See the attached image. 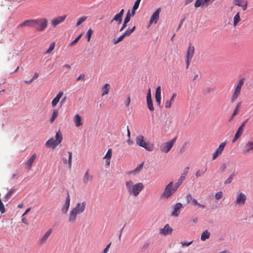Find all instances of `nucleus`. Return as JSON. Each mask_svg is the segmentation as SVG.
Segmentation results:
<instances>
[{"label": "nucleus", "instance_id": "50", "mask_svg": "<svg viewBox=\"0 0 253 253\" xmlns=\"http://www.w3.org/2000/svg\"><path fill=\"white\" fill-rule=\"evenodd\" d=\"M222 196H223L222 192L221 191H219L216 193V194L215 195V197L216 200H218L222 197Z\"/></svg>", "mask_w": 253, "mask_h": 253}, {"label": "nucleus", "instance_id": "1", "mask_svg": "<svg viewBox=\"0 0 253 253\" xmlns=\"http://www.w3.org/2000/svg\"><path fill=\"white\" fill-rule=\"evenodd\" d=\"M125 186L129 195L134 197L137 196L144 188V185L142 182L134 184L131 180L126 181Z\"/></svg>", "mask_w": 253, "mask_h": 253}, {"label": "nucleus", "instance_id": "33", "mask_svg": "<svg viewBox=\"0 0 253 253\" xmlns=\"http://www.w3.org/2000/svg\"><path fill=\"white\" fill-rule=\"evenodd\" d=\"M58 115V111L56 109L53 110L52 116L50 119V123H52Z\"/></svg>", "mask_w": 253, "mask_h": 253}, {"label": "nucleus", "instance_id": "34", "mask_svg": "<svg viewBox=\"0 0 253 253\" xmlns=\"http://www.w3.org/2000/svg\"><path fill=\"white\" fill-rule=\"evenodd\" d=\"M226 145V141H224L220 144L219 147L216 150V151L218 153V154H219L220 155H221L222 154Z\"/></svg>", "mask_w": 253, "mask_h": 253}, {"label": "nucleus", "instance_id": "42", "mask_svg": "<svg viewBox=\"0 0 253 253\" xmlns=\"http://www.w3.org/2000/svg\"><path fill=\"white\" fill-rule=\"evenodd\" d=\"M86 19L87 17L85 16H83L80 17L76 23V26L78 27L82 23L84 22Z\"/></svg>", "mask_w": 253, "mask_h": 253}, {"label": "nucleus", "instance_id": "4", "mask_svg": "<svg viewBox=\"0 0 253 253\" xmlns=\"http://www.w3.org/2000/svg\"><path fill=\"white\" fill-rule=\"evenodd\" d=\"M136 144L144 148L148 151H152L154 149V145L149 142H146L144 140V136L142 135H138L136 138Z\"/></svg>", "mask_w": 253, "mask_h": 253}, {"label": "nucleus", "instance_id": "7", "mask_svg": "<svg viewBox=\"0 0 253 253\" xmlns=\"http://www.w3.org/2000/svg\"><path fill=\"white\" fill-rule=\"evenodd\" d=\"M244 84V80L241 79L238 83L231 98V102L233 103L239 97L242 87Z\"/></svg>", "mask_w": 253, "mask_h": 253}, {"label": "nucleus", "instance_id": "55", "mask_svg": "<svg viewBox=\"0 0 253 253\" xmlns=\"http://www.w3.org/2000/svg\"><path fill=\"white\" fill-rule=\"evenodd\" d=\"M81 80H85V75L84 74H81L76 79L77 81H79Z\"/></svg>", "mask_w": 253, "mask_h": 253}, {"label": "nucleus", "instance_id": "48", "mask_svg": "<svg viewBox=\"0 0 253 253\" xmlns=\"http://www.w3.org/2000/svg\"><path fill=\"white\" fill-rule=\"evenodd\" d=\"M82 36V34L80 35L79 36H78L71 43H70V46H74V45H75L78 42V41H79V40L80 39L81 37Z\"/></svg>", "mask_w": 253, "mask_h": 253}, {"label": "nucleus", "instance_id": "37", "mask_svg": "<svg viewBox=\"0 0 253 253\" xmlns=\"http://www.w3.org/2000/svg\"><path fill=\"white\" fill-rule=\"evenodd\" d=\"M242 102H239L237 104V105L233 112V116H235L236 115H237L239 113V109L241 106Z\"/></svg>", "mask_w": 253, "mask_h": 253}, {"label": "nucleus", "instance_id": "63", "mask_svg": "<svg viewBox=\"0 0 253 253\" xmlns=\"http://www.w3.org/2000/svg\"><path fill=\"white\" fill-rule=\"evenodd\" d=\"M31 210V208H29L28 209H27L24 212V213L22 214V217H23L24 215H25L26 214H27L29 211H30Z\"/></svg>", "mask_w": 253, "mask_h": 253}, {"label": "nucleus", "instance_id": "27", "mask_svg": "<svg viewBox=\"0 0 253 253\" xmlns=\"http://www.w3.org/2000/svg\"><path fill=\"white\" fill-rule=\"evenodd\" d=\"M110 84H105L101 88V90L102 91L101 96H104L106 94H107L109 93V90H110Z\"/></svg>", "mask_w": 253, "mask_h": 253}, {"label": "nucleus", "instance_id": "8", "mask_svg": "<svg viewBox=\"0 0 253 253\" xmlns=\"http://www.w3.org/2000/svg\"><path fill=\"white\" fill-rule=\"evenodd\" d=\"M194 46L192 45L191 43H190L186 55V63L187 69L188 68L192 58L194 56Z\"/></svg>", "mask_w": 253, "mask_h": 253}, {"label": "nucleus", "instance_id": "44", "mask_svg": "<svg viewBox=\"0 0 253 253\" xmlns=\"http://www.w3.org/2000/svg\"><path fill=\"white\" fill-rule=\"evenodd\" d=\"M235 175L234 172L231 174L229 177L224 181L225 184H228L232 182L233 177Z\"/></svg>", "mask_w": 253, "mask_h": 253}, {"label": "nucleus", "instance_id": "64", "mask_svg": "<svg viewBox=\"0 0 253 253\" xmlns=\"http://www.w3.org/2000/svg\"><path fill=\"white\" fill-rule=\"evenodd\" d=\"M247 122V120L245 121V122H244L241 125L239 126L240 128H241L242 129H244V128L245 126V124L246 123V122Z\"/></svg>", "mask_w": 253, "mask_h": 253}, {"label": "nucleus", "instance_id": "15", "mask_svg": "<svg viewBox=\"0 0 253 253\" xmlns=\"http://www.w3.org/2000/svg\"><path fill=\"white\" fill-rule=\"evenodd\" d=\"M161 11L160 8H158L156 11L151 16L150 21L149 25H151L153 23L156 24L159 19V14Z\"/></svg>", "mask_w": 253, "mask_h": 253}, {"label": "nucleus", "instance_id": "35", "mask_svg": "<svg viewBox=\"0 0 253 253\" xmlns=\"http://www.w3.org/2000/svg\"><path fill=\"white\" fill-rule=\"evenodd\" d=\"M146 103L149 111H153L154 110V108L153 107L152 99H146Z\"/></svg>", "mask_w": 253, "mask_h": 253}, {"label": "nucleus", "instance_id": "62", "mask_svg": "<svg viewBox=\"0 0 253 253\" xmlns=\"http://www.w3.org/2000/svg\"><path fill=\"white\" fill-rule=\"evenodd\" d=\"M22 221L26 225H28L29 224V222L27 220V219H26L24 217H22Z\"/></svg>", "mask_w": 253, "mask_h": 253}, {"label": "nucleus", "instance_id": "24", "mask_svg": "<svg viewBox=\"0 0 253 253\" xmlns=\"http://www.w3.org/2000/svg\"><path fill=\"white\" fill-rule=\"evenodd\" d=\"M37 158V155L36 154H34L31 158L27 161L26 163V166L27 167V168L30 170L31 169L32 165L34 161H35L36 159Z\"/></svg>", "mask_w": 253, "mask_h": 253}, {"label": "nucleus", "instance_id": "23", "mask_svg": "<svg viewBox=\"0 0 253 253\" xmlns=\"http://www.w3.org/2000/svg\"><path fill=\"white\" fill-rule=\"evenodd\" d=\"M76 127H80L83 125L82 117L79 114H76L73 119Z\"/></svg>", "mask_w": 253, "mask_h": 253}, {"label": "nucleus", "instance_id": "46", "mask_svg": "<svg viewBox=\"0 0 253 253\" xmlns=\"http://www.w3.org/2000/svg\"><path fill=\"white\" fill-rule=\"evenodd\" d=\"M93 33V30L91 29H89L86 33L87 35V41L89 42L91 39V35Z\"/></svg>", "mask_w": 253, "mask_h": 253}, {"label": "nucleus", "instance_id": "11", "mask_svg": "<svg viewBox=\"0 0 253 253\" xmlns=\"http://www.w3.org/2000/svg\"><path fill=\"white\" fill-rule=\"evenodd\" d=\"M52 232V229L51 228L49 229L47 231L43 234V235L39 239L38 243L40 245L44 244L47 241L48 238L51 235Z\"/></svg>", "mask_w": 253, "mask_h": 253}, {"label": "nucleus", "instance_id": "57", "mask_svg": "<svg viewBox=\"0 0 253 253\" xmlns=\"http://www.w3.org/2000/svg\"><path fill=\"white\" fill-rule=\"evenodd\" d=\"M215 0H205L206 3V6H208L209 5L211 4Z\"/></svg>", "mask_w": 253, "mask_h": 253}, {"label": "nucleus", "instance_id": "31", "mask_svg": "<svg viewBox=\"0 0 253 253\" xmlns=\"http://www.w3.org/2000/svg\"><path fill=\"white\" fill-rule=\"evenodd\" d=\"M210 233L207 230H206L202 233L201 236V240L202 241H205L210 237Z\"/></svg>", "mask_w": 253, "mask_h": 253}, {"label": "nucleus", "instance_id": "52", "mask_svg": "<svg viewBox=\"0 0 253 253\" xmlns=\"http://www.w3.org/2000/svg\"><path fill=\"white\" fill-rule=\"evenodd\" d=\"M247 5H248V1L244 0V3L241 4L239 6L242 7V9L243 10H246L247 8Z\"/></svg>", "mask_w": 253, "mask_h": 253}, {"label": "nucleus", "instance_id": "17", "mask_svg": "<svg viewBox=\"0 0 253 253\" xmlns=\"http://www.w3.org/2000/svg\"><path fill=\"white\" fill-rule=\"evenodd\" d=\"M253 150V141H248L244 146L242 152L243 154H248Z\"/></svg>", "mask_w": 253, "mask_h": 253}, {"label": "nucleus", "instance_id": "5", "mask_svg": "<svg viewBox=\"0 0 253 253\" xmlns=\"http://www.w3.org/2000/svg\"><path fill=\"white\" fill-rule=\"evenodd\" d=\"M56 139L54 140L53 137L48 140L46 143L45 145L47 147H52L55 148L59 144H60L62 140V135L60 131L56 132L55 135Z\"/></svg>", "mask_w": 253, "mask_h": 253}, {"label": "nucleus", "instance_id": "19", "mask_svg": "<svg viewBox=\"0 0 253 253\" xmlns=\"http://www.w3.org/2000/svg\"><path fill=\"white\" fill-rule=\"evenodd\" d=\"M155 98L156 101L157 102L158 106H160L161 102V86H158L156 88Z\"/></svg>", "mask_w": 253, "mask_h": 253}, {"label": "nucleus", "instance_id": "41", "mask_svg": "<svg viewBox=\"0 0 253 253\" xmlns=\"http://www.w3.org/2000/svg\"><path fill=\"white\" fill-rule=\"evenodd\" d=\"M55 45V43L54 42H53L50 43L49 48L45 52L44 54H47L50 53L54 48Z\"/></svg>", "mask_w": 253, "mask_h": 253}, {"label": "nucleus", "instance_id": "56", "mask_svg": "<svg viewBox=\"0 0 253 253\" xmlns=\"http://www.w3.org/2000/svg\"><path fill=\"white\" fill-rule=\"evenodd\" d=\"M130 103V97L129 96H128L127 97V99L125 102V104L126 107H128Z\"/></svg>", "mask_w": 253, "mask_h": 253}, {"label": "nucleus", "instance_id": "13", "mask_svg": "<svg viewBox=\"0 0 253 253\" xmlns=\"http://www.w3.org/2000/svg\"><path fill=\"white\" fill-rule=\"evenodd\" d=\"M247 197L245 194L242 192H240L237 196L235 203L237 205H244L245 204Z\"/></svg>", "mask_w": 253, "mask_h": 253}, {"label": "nucleus", "instance_id": "54", "mask_svg": "<svg viewBox=\"0 0 253 253\" xmlns=\"http://www.w3.org/2000/svg\"><path fill=\"white\" fill-rule=\"evenodd\" d=\"M193 241L191 242H181V244L182 245V247H188L190 246L192 243Z\"/></svg>", "mask_w": 253, "mask_h": 253}, {"label": "nucleus", "instance_id": "53", "mask_svg": "<svg viewBox=\"0 0 253 253\" xmlns=\"http://www.w3.org/2000/svg\"><path fill=\"white\" fill-rule=\"evenodd\" d=\"M206 170H207V169H206L204 171L202 172L200 170H198L196 172V174H195L196 177H200V176H202L204 174V173L206 172Z\"/></svg>", "mask_w": 253, "mask_h": 253}, {"label": "nucleus", "instance_id": "59", "mask_svg": "<svg viewBox=\"0 0 253 253\" xmlns=\"http://www.w3.org/2000/svg\"><path fill=\"white\" fill-rule=\"evenodd\" d=\"M219 155H220L218 153L215 151V152L212 155V160H215Z\"/></svg>", "mask_w": 253, "mask_h": 253}, {"label": "nucleus", "instance_id": "32", "mask_svg": "<svg viewBox=\"0 0 253 253\" xmlns=\"http://www.w3.org/2000/svg\"><path fill=\"white\" fill-rule=\"evenodd\" d=\"M203 6H206V3L205 2V0H196V1L194 3V6L196 8L202 7Z\"/></svg>", "mask_w": 253, "mask_h": 253}, {"label": "nucleus", "instance_id": "43", "mask_svg": "<svg viewBox=\"0 0 253 253\" xmlns=\"http://www.w3.org/2000/svg\"><path fill=\"white\" fill-rule=\"evenodd\" d=\"M112 154V150L111 149H109L104 157L103 159H111Z\"/></svg>", "mask_w": 253, "mask_h": 253}, {"label": "nucleus", "instance_id": "38", "mask_svg": "<svg viewBox=\"0 0 253 253\" xmlns=\"http://www.w3.org/2000/svg\"><path fill=\"white\" fill-rule=\"evenodd\" d=\"M113 21H115L116 22H117L118 24H120L122 21V17L118 14H117L115 15L113 19L112 20L111 22H112Z\"/></svg>", "mask_w": 253, "mask_h": 253}, {"label": "nucleus", "instance_id": "3", "mask_svg": "<svg viewBox=\"0 0 253 253\" xmlns=\"http://www.w3.org/2000/svg\"><path fill=\"white\" fill-rule=\"evenodd\" d=\"M178 187L176 184L175 183L174 185L172 182H170L166 185L164 192L161 195V198H169L175 192Z\"/></svg>", "mask_w": 253, "mask_h": 253}, {"label": "nucleus", "instance_id": "22", "mask_svg": "<svg viewBox=\"0 0 253 253\" xmlns=\"http://www.w3.org/2000/svg\"><path fill=\"white\" fill-rule=\"evenodd\" d=\"M64 93L62 91H59L55 98L52 100L51 102V104L52 107H55L57 105V103L59 102L60 99L63 96Z\"/></svg>", "mask_w": 253, "mask_h": 253}, {"label": "nucleus", "instance_id": "10", "mask_svg": "<svg viewBox=\"0 0 253 253\" xmlns=\"http://www.w3.org/2000/svg\"><path fill=\"white\" fill-rule=\"evenodd\" d=\"M176 138H174L171 140L164 143L162 144V146L161 147V150L163 152L168 153L172 147Z\"/></svg>", "mask_w": 253, "mask_h": 253}, {"label": "nucleus", "instance_id": "14", "mask_svg": "<svg viewBox=\"0 0 253 253\" xmlns=\"http://www.w3.org/2000/svg\"><path fill=\"white\" fill-rule=\"evenodd\" d=\"M35 19H30L25 20L24 22L20 24L18 26V28H22L24 27H34V24L37 22V21L34 20Z\"/></svg>", "mask_w": 253, "mask_h": 253}, {"label": "nucleus", "instance_id": "47", "mask_svg": "<svg viewBox=\"0 0 253 253\" xmlns=\"http://www.w3.org/2000/svg\"><path fill=\"white\" fill-rule=\"evenodd\" d=\"M131 16H132V14H131L130 13V11L128 10L127 12L126 15L125 19H124V21L128 23L130 21Z\"/></svg>", "mask_w": 253, "mask_h": 253}, {"label": "nucleus", "instance_id": "40", "mask_svg": "<svg viewBox=\"0 0 253 253\" xmlns=\"http://www.w3.org/2000/svg\"><path fill=\"white\" fill-rule=\"evenodd\" d=\"M135 26H133L131 29L128 28L124 33V35L126 36H128L134 31Z\"/></svg>", "mask_w": 253, "mask_h": 253}, {"label": "nucleus", "instance_id": "36", "mask_svg": "<svg viewBox=\"0 0 253 253\" xmlns=\"http://www.w3.org/2000/svg\"><path fill=\"white\" fill-rule=\"evenodd\" d=\"M141 0H136L134 3V4L133 6V8L132 10V16L134 15L135 13V10L138 9Z\"/></svg>", "mask_w": 253, "mask_h": 253}, {"label": "nucleus", "instance_id": "20", "mask_svg": "<svg viewBox=\"0 0 253 253\" xmlns=\"http://www.w3.org/2000/svg\"><path fill=\"white\" fill-rule=\"evenodd\" d=\"M189 169V167H187L184 169L183 173L181 174L180 177L178 179V181L175 183L177 186L179 187V186L182 184L183 181L185 179V177L188 172V170Z\"/></svg>", "mask_w": 253, "mask_h": 253}, {"label": "nucleus", "instance_id": "51", "mask_svg": "<svg viewBox=\"0 0 253 253\" xmlns=\"http://www.w3.org/2000/svg\"><path fill=\"white\" fill-rule=\"evenodd\" d=\"M39 77V74L38 73H35V74H34V77H33L32 79H31V80H30L29 81H25V82L27 84H30L31 83H32L35 79H37L38 77Z\"/></svg>", "mask_w": 253, "mask_h": 253}, {"label": "nucleus", "instance_id": "61", "mask_svg": "<svg viewBox=\"0 0 253 253\" xmlns=\"http://www.w3.org/2000/svg\"><path fill=\"white\" fill-rule=\"evenodd\" d=\"M127 22L124 21V23L121 27V28L120 30V31H123L127 26Z\"/></svg>", "mask_w": 253, "mask_h": 253}, {"label": "nucleus", "instance_id": "39", "mask_svg": "<svg viewBox=\"0 0 253 253\" xmlns=\"http://www.w3.org/2000/svg\"><path fill=\"white\" fill-rule=\"evenodd\" d=\"M15 191V189H11L10 190L8 193L5 195L4 198L5 199V201H7L11 197L12 194Z\"/></svg>", "mask_w": 253, "mask_h": 253}, {"label": "nucleus", "instance_id": "6", "mask_svg": "<svg viewBox=\"0 0 253 253\" xmlns=\"http://www.w3.org/2000/svg\"><path fill=\"white\" fill-rule=\"evenodd\" d=\"M34 20L37 21V22L34 24V27L37 31L42 32L46 28L48 21L46 18H39L35 19Z\"/></svg>", "mask_w": 253, "mask_h": 253}, {"label": "nucleus", "instance_id": "49", "mask_svg": "<svg viewBox=\"0 0 253 253\" xmlns=\"http://www.w3.org/2000/svg\"><path fill=\"white\" fill-rule=\"evenodd\" d=\"M172 101L170 100H167L165 102V107L166 108H169L171 107Z\"/></svg>", "mask_w": 253, "mask_h": 253}, {"label": "nucleus", "instance_id": "21", "mask_svg": "<svg viewBox=\"0 0 253 253\" xmlns=\"http://www.w3.org/2000/svg\"><path fill=\"white\" fill-rule=\"evenodd\" d=\"M182 207V205L180 203H177L174 207L173 211H172L171 215L173 216H178L180 213L181 209Z\"/></svg>", "mask_w": 253, "mask_h": 253}, {"label": "nucleus", "instance_id": "18", "mask_svg": "<svg viewBox=\"0 0 253 253\" xmlns=\"http://www.w3.org/2000/svg\"><path fill=\"white\" fill-rule=\"evenodd\" d=\"M172 231V229L169 226V224H166L163 228L160 229V234L163 235H167L171 234Z\"/></svg>", "mask_w": 253, "mask_h": 253}, {"label": "nucleus", "instance_id": "9", "mask_svg": "<svg viewBox=\"0 0 253 253\" xmlns=\"http://www.w3.org/2000/svg\"><path fill=\"white\" fill-rule=\"evenodd\" d=\"M186 200L188 204H191L195 206H198L202 209H205L206 208L205 205L201 204L198 202L197 200L193 198L192 195L190 193L188 194L186 196Z\"/></svg>", "mask_w": 253, "mask_h": 253}, {"label": "nucleus", "instance_id": "2", "mask_svg": "<svg viewBox=\"0 0 253 253\" xmlns=\"http://www.w3.org/2000/svg\"><path fill=\"white\" fill-rule=\"evenodd\" d=\"M85 209V203H78L76 207L72 209L69 212L68 222L73 223L75 222L77 219V216L78 214L81 213L84 211Z\"/></svg>", "mask_w": 253, "mask_h": 253}, {"label": "nucleus", "instance_id": "25", "mask_svg": "<svg viewBox=\"0 0 253 253\" xmlns=\"http://www.w3.org/2000/svg\"><path fill=\"white\" fill-rule=\"evenodd\" d=\"M92 179V176L89 174L88 170H87L83 177V181L84 184H87L89 181Z\"/></svg>", "mask_w": 253, "mask_h": 253}, {"label": "nucleus", "instance_id": "45", "mask_svg": "<svg viewBox=\"0 0 253 253\" xmlns=\"http://www.w3.org/2000/svg\"><path fill=\"white\" fill-rule=\"evenodd\" d=\"M125 37V36L123 34L121 36H120L117 39L114 40V43L115 44L118 43V42H121Z\"/></svg>", "mask_w": 253, "mask_h": 253}, {"label": "nucleus", "instance_id": "60", "mask_svg": "<svg viewBox=\"0 0 253 253\" xmlns=\"http://www.w3.org/2000/svg\"><path fill=\"white\" fill-rule=\"evenodd\" d=\"M63 67L65 68L67 71H69L71 70V66L69 64H65Z\"/></svg>", "mask_w": 253, "mask_h": 253}, {"label": "nucleus", "instance_id": "58", "mask_svg": "<svg viewBox=\"0 0 253 253\" xmlns=\"http://www.w3.org/2000/svg\"><path fill=\"white\" fill-rule=\"evenodd\" d=\"M152 99L151 90L149 88L147 94L146 99Z\"/></svg>", "mask_w": 253, "mask_h": 253}, {"label": "nucleus", "instance_id": "12", "mask_svg": "<svg viewBox=\"0 0 253 253\" xmlns=\"http://www.w3.org/2000/svg\"><path fill=\"white\" fill-rule=\"evenodd\" d=\"M67 17L66 15L56 17L51 20V24L53 27H55L57 25L63 22Z\"/></svg>", "mask_w": 253, "mask_h": 253}, {"label": "nucleus", "instance_id": "16", "mask_svg": "<svg viewBox=\"0 0 253 253\" xmlns=\"http://www.w3.org/2000/svg\"><path fill=\"white\" fill-rule=\"evenodd\" d=\"M70 205V198L68 192H67V196L66 198V201L64 205L61 209V211L63 213H66L69 210Z\"/></svg>", "mask_w": 253, "mask_h": 253}, {"label": "nucleus", "instance_id": "28", "mask_svg": "<svg viewBox=\"0 0 253 253\" xmlns=\"http://www.w3.org/2000/svg\"><path fill=\"white\" fill-rule=\"evenodd\" d=\"M244 129L239 127L234 138L232 140V142L234 143L243 134Z\"/></svg>", "mask_w": 253, "mask_h": 253}, {"label": "nucleus", "instance_id": "29", "mask_svg": "<svg viewBox=\"0 0 253 253\" xmlns=\"http://www.w3.org/2000/svg\"><path fill=\"white\" fill-rule=\"evenodd\" d=\"M68 153L69 154L68 160H67L66 159L63 158V162L64 163V164H68L69 167L70 168H71V166H72V152L71 151H69L68 152Z\"/></svg>", "mask_w": 253, "mask_h": 253}, {"label": "nucleus", "instance_id": "26", "mask_svg": "<svg viewBox=\"0 0 253 253\" xmlns=\"http://www.w3.org/2000/svg\"><path fill=\"white\" fill-rule=\"evenodd\" d=\"M144 162H143L139 164L135 169L130 172L131 174H135L138 173L143 169Z\"/></svg>", "mask_w": 253, "mask_h": 253}, {"label": "nucleus", "instance_id": "30", "mask_svg": "<svg viewBox=\"0 0 253 253\" xmlns=\"http://www.w3.org/2000/svg\"><path fill=\"white\" fill-rule=\"evenodd\" d=\"M241 19L240 16V12H238L235 15L233 18V26L236 27L238 23L241 21Z\"/></svg>", "mask_w": 253, "mask_h": 253}]
</instances>
